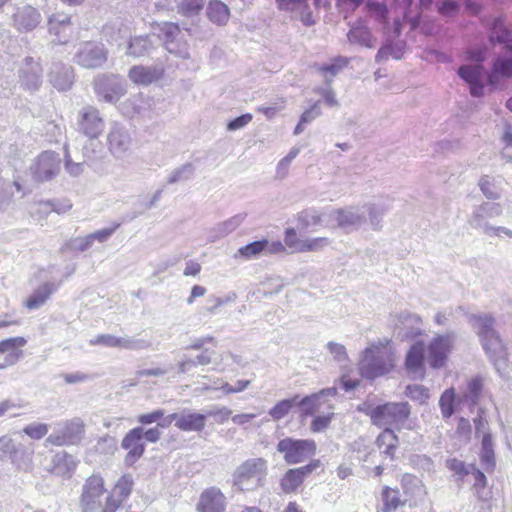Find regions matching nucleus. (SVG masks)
Segmentation results:
<instances>
[{
    "label": "nucleus",
    "mask_w": 512,
    "mask_h": 512,
    "mask_svg": "<svg viewBox=\"0 0 512 512\" xmlns=\"http://www.w3.org/2000/svg\"><path fill=\"white\" fill-rule=\"evenodd\" d=\"M342 387L348 391L356 388L359 385V380L351 379L348 375H343L341 378Z\"/></svg>",
    "instance_id": "nucleus-63"
},
{
    "label": "nucleus",
    "mask_w": 512,
    "mask_h": 512,
    "mask_svg": "<svg viewBox=\"0 0 512 512\" xmlns=\"http://www.w3.org/2000/svg\"><path fill=\"white\" fill-rule=\"evenodd\" d=\"M56 291L53 283H44L39 286L25 301V307L29 310L38 309L43 306L51 295Z\"/></svg>",
    "instance_id": "nucleus-23"
},
{
    "label": "nucleus",
    "mask_w": 512,
    "mask_h": 512,
    "mask_svg": "<svg viewBox=\"0 0 512 512\" xmlns=\"http://www.w3.org/2000/svg\"><path fill=\"white\" fill-rule=\"evenodd\" d=\"M483 67L477 66H461L458 70L459 76L470 85V92L473 96L479 97L483 95L484 86L481 84L483 77Z\"/></svg>",
    "instance_id": "nucleus-21"
},
{
    "label": "nucleus",
    "mask_w": 512,
    "mask_h": 512,
    "mask_svg": "<svg viewBox=\"0 0 512 512\" xmlns=\"http://www.w3.org/2000/svg\"><path fill=\"white\" fill-rule=\"evenodd\" d=\"M402 488L404 493L416 503L418 500H422L426 495L425 487L420 479L417 477L405 474L401 480Z\"/></svg>",
    "instance_id": "nucleus-25"
},
{
    "label": "nucleus",
    "mask_w": 512,
    "mask_h": 512,
    "mask_svg": "<svg viewBox=\"0 0 512 512\" xmlns=\"http://www.w3.org/2000/svg\"><path fill=\"white\" fill-rule=\"evenodd\" d=\"M82 433V428L77 425L76 432L75 433H64L62 436H50L48 438V441L52 442L56 445H65V444H73L76 442L80 434Z\"/></svg>",
    "instance_id": "nucleus-43"
},
{
    "label": "nucleus",
    "mask_w": 512,
    "mask_h": 512,
    "mask_svg": "<svg viewBox=\"0 0 512 512\" xmlns=\"http://www.w3.org/2000/svg\"><path fill=\"white\" fill-rule=\"evenodd\" d=\"M475 322L478 328V335L480 338L488 336L489 334L496 333L494 330L495 320L491 315H480L475 317Z\"/></svg>",
    "instance_id": "nucleus-37"
},
{
    "label": "nucleus",
    "mask_w": 512,
    "mask_h": 512,
    "mask_svg": "<svg viewBox=\"0 0 512 512\" xmlns=\"http://www.w3.org/2000/svg\"><path fill=\"white\" fill-rule=\"evenodd\" d=\"M319 111L317 110V104L315 103L311 108L305 110L301 117H300V120L302 121V123H309L311 122L312 120H314L318 115H319Z\"/></svg>",
    "instance_id": "nucleus-56"
},
{
    "label": "nucleus",
    "mask_w": 512,
    "mask_h": 512,
    "mask_svg": "<svg viewBox=\"0 0 512 512\" xmlns=\"http://www.w3.org/2000/svg\"><path fill=\"white\" fill-rule=\"evenodd\" d=\"M318 399L319 396L317 394L306 396L302 399H300L299 396H294L277 403L270 414L271 416H285L295 406L309 408L311 412H313V408L316 406Z\"/></svg>",
    "instance_id": "nucleus-19"
},
{
    "label": "nucleus",
    "mask_w": 512,
    "mask_h": 512,
    "mask_svg": "<svg viewBox=\"0 0 512 512\" xmlns=\"http://www.w3.org/2000/svg\"><path fill=\"white\" fill-rule=\"evenodd\" d=\"M461 400L456 396L454 388L446 389L439 400V406L443 416H452L457 411Z\"/></svg>",
    "instance_id": "nucleus-27"
},
{
    "label": "nucleus",
    "mask_w": 512,
    "mask_h": 512,
    "mask_svg": "<svg viewBox=\"0 0 512 512\" xmlns=\"http://www.w3.org/2000/svg\"><path fill=\"white\" fill-rule=\"evenodd\" d=\"M128 142V135L119 129H113L108 135L109 149L114 153L125 151Z\"/></svg>",
    "instance_id": "nucleus-31"
},
{
    "label": "nucleus",
    "mask_w": 512,
    "mask_h": 512,
    "mask_svg": "<svg viewBox=\"0 0 512 512\" xmlns=\"http://www.w3.org/2000/svg\"><path fill=\"white\" fill-rule=\"evenodd\" d=\"M105 495L104 480L102 477L93 475L89 477L84 486L81 495L82 512H98L102 506V497Z\"/></svg>",
    "instance_id": "nucleus-5"
},
{
    "label": "nucleus",
    "mask_w": 512,
    "mask_h": 512,
    "mask_svg": "<svg viewBox=\"0 0 512 512\" xmlns=\"http://www.w3.org/2000/svg\"><path fill=\"white\" fill-rule=\"evenodd\" d=\"M480 188L487 198H497L498 195L497 192L495 191L494 184L489 180L488 177H484L480 180Z\"/></svg>",
    "instance_id": "nucleus-53"
},
{
    "label": "nucleus",
    "mask_w": 512,
    "mask_h": 512,
    "mask_svg": "<svg viewBox=\"0 0 512 512\" xmlns=\"http://www.w3.org/2000/svg\"><path fill=\"white\" fill-rule=\"evenodd\" d=\"M267 239L254 241L238 249V255L244 259H251L265 253Z\"/></svg>",
    "instance_id": "nucleus-32"
},
{
    "label": "nucleus",
    "mask_w": 512,
    "mask_h": 512,
    "mask_svg": "<svg viewBox=\"0 0 512 512\" xmlns=\"http://www.w3.org/2000/svg\"><path fill=\"white\" fill-rule=\"evenodd\" d=\"M107 55L103 44L86 42L77 53V63L84 68H97L107 61Z\"/></svg>",
    "instance_id": "nucleus-8"
},
{
    "label": "nucleus",
    "mask_w": 512,
    "mask_h": 512,
    "mask_svg": "<svg viewBox=\"0 0 512 512\" xmlns=\"http://www.w3.org/2000/svg\"><path fill=\"white\" fill-rule=\"evenodd\" d=\"M198 512H226V498L217 488H209L202 492L197 504Z\"/></svg>",
    "instance_id": "nucleus-16"
},
{
    "label": "nucleus",
    "mask_w": 512,
    "mask_h": 512,
    "mask_svg": "<svg viewBox=\"0 0 512 512\" xmlns=\"http://www.w3.org/2000/svg\"><path fill=\"white\" fill-rule=\"evenodd\" d=\"M470 469V473L474 475V488L476 491V495L479 499H485V496L483 495L482 491L487 485V478L482 471L475 468L473 465L470 466Z\"/></svg>",
    "instance_id": "nucleus-42"
},
{
    "label": "nucleus",
    "mask_w": 512,
    "mask_h": 512,
    "mask_svg": "<svg viewBox=\"0 0 512 512\" xmlns=\"http://www.w3.org/2000/svg\"><path fill=\"white\" fill-rule=\"evenodd\" d=\"M512 77V46H506V56L498 58L488 75V83L496 86L500 78Z\"/></svg>",
    "instance_id": "nucleus-20"
},
{
    "label": "nucleus",
    "mask_w": 512,
    "mask_h": 512,
    "mask_svg": "<svg viewBox=\"0 0 512 512\" xmlns=\"http://www.w3.org/2000/svg\"><path fill=\"white\" fill-rule=\"evenodd\" d=\"M481 342L485 351L492 356L506 353V347L497 332L481 338Z\"/></svg>",
    "instance_id": "nucleus-28"
},
{
    "label": "nucleus",
    "mask_w": 512,
    "mask_h": 512,
    "mask_svg": "<svg viewBox=\"0 0 512 512\" xmlns=\"http://www.w3.org/2000/svg\"><path fill=\"white\" fill-rule=\"evenodd\" d=\"M298 220L303 228H307L311 224H319L321 222V216L309 210H305L299 214Z\"/></svg>",
    "instance_id": "nucleus-48"
},
{
    "label": "nucleus",
    "mask_w": 512,
    "mask_h": 512,
    "mask_svg": "<svg viewBox=\"0 0 512 512\" xmlns=\"http://www.w3.org/2000/svg\"><path fill=\"white\" fill-rule=\"evenodd\" d=\"M368 10L375 16V18L381 22L387 21V7L385 4L376 3V2H368L367 3Z\"/></svg>",
    "instance_id": "nucleus-47"
},
{
    "label": "nucleus",
    "mask_w": 512,
    "mask_h": 512,
    "mask_svg": "<svg viewBox=\"0 0 512 512\" xmlns=\"http://www.w3.org/2000/svg\"><path fill=\"white\" fill-rule=\"evenodd\" d=\"M205 418H176L175 426L184 431H200Z\"/></svg>",
    "instance_id": "nucleus-40"
},
{
    "label": "nucleus",
    "mask_w": 512,
    "mask_h": 512,
    "mask_svg": "<svg viewBox=\"0 0 512 512\" xmlns=\"http://www.w3.org/2000/svg\"><path fill=\"white\" fill-rule=\"evenodd\" d=\"M131 475H123L116 483L109 496L105 497V504L101 512H115L121 503L130 495L133 488Z\"/></svg>",
    "instance_id": "nucleus-10"
},
{
    "label": "nucleus",
    "mask_w": 512,
    "mask_h": 512,
    "mask_svg": "<svg viewBox=\"0 0 512 512\" xmlns=\"http://www.w3.org/2000/svg\"><path fill=\"white\" fill-rule=\"evenodd\" d=\"M286 251V246L285 244H283L281 241H274V242H269L267 240V247H266V251H265V254H281V253H284Z\"/></svg>",
    "instance_id": "nucleus-54"
},
{
    "label": "nucleus",
    "mask_w": 512,
    "mask_h": 512,
    "mask_svg": "<svg viewBox=\"0 0 512 512\" xmlns=\"http://www.w3.org/2000/svg\"><path fill=\"white\" fill-rule=\"evenodd\" d=\"M203 7L204 0H181L178 4V12L185 17H190L198 15Z\"/></svg>",
    "instance_id": "nucleus-33"
},
{
    "label": "nucleus",
    "mask_w": 512,
    "mask_h": 512,
    "mask_svg": "<svg viewBox=\"0 0 512 512\" xmlns=\"http://www.w3.org/2000/svg\"><path fill=\"white\" fill-rule=\"evenodd\" d=\"M143 427L132 429L123 439L122 447L128 451L125 462L128 465L134 464L144 453Z\"/></svg>",
    "instance_id": "nucleus-15"
},
{
    "label": "nucleus",
    "mask_w": 512,
    "mask_h": 512,
    "mask_svg": "<svg viewBox=\"0 0 512 512\" xmlns=\"http://www.w3.org/2000/svg\"><path fill=\"white\" fill-rule=\"evenodd\" d=\"M24 432L32 439H40L48 433V426L43 423H32L24 428Z\"/></svg>",
    "instance_id": "nucleus-46"
},
{
    "label": "nucleus",
    "mask_w": 512,
    "mask_h": 512,
    "mask_svg": "<svg viewBox=\"0 0 512 512\" xmlns=\"http://www.w3.org/2000/svg\"><path fill=\"white\" fill-rule=\"evenodd\" d=\"M318 460L312 461L308 465L288 470L281 480V487L284 492H294L304 481L305 477L319 467Z\"/></svg>",
    "instance_id": "nucleus-14"
},
{
    "label": "nucleus",
    "mask_w": 512,
    "mask_h": 512,
    "mask_svg": "<svg viewBox=\"0 0 512 512\" xmlns=\"http://www.w3.org/2000/svg\"><path fill=\"white\" fill-rule=\"evenodd\" d=\"M266 475V462L250 459L240 465L234 473V484L241 490H251L262 484Z\"/></svg>",
    "instance_id": "nucleus-3"
},
{
    "label": "nucleus",
    "mask_w": 512,
    "mask_h": 512,
    "mask_svg": "<svg viewBox=\"0 0 512 512\" xmlns=\"http://www.w3.org/2000/svg\"><path fill=\"white\" fill-rule=\"evenodd\" d=\"M395 352L391 340L372 343L363 353L359 370L363 377L374 379L384 376L395 368Z\"/></svg>",
    "instance_id": "nucleus-1"
},
{
    "label": "nucleus",
    "mask_w": 512,
    "mask_h": 512,
    "mask_svg": "<svg viewBox=\"0 0 512 512\" xmlns=\"http://www.w3.org/2000/svg\"><path fill=\"white\" fill-rule=\"evenodd\" d=\"M77 466V461L73 456L60 452L54 455L52 460L51 472L62 478H70Z\"/></svg>",
    "instance_id": "nucleus-22"
},
{
    "label": "nucleus",
    "mask_w": 512,
    "mask_h": 512,
    "mask_svg": "<svg viewBox=\"0 0 512 512\" xmlns=\"http://www.w3.org/2000/svg\"><path fill=\"white\" fill-rule=\"evenodd\" d=\"M79 127L89 138H97L104 129L103 119L99 116L97 108L88 106L80 113Z\"/></svg>",
    "instance_id": "nucleus-13"
},
{
    "label": "nucleus",
    "mask_w": 512,
    "mask_h": 512,
    "mask_svg": "<svg viewBox=\"0 0 512 512\" xmlns=\"http://www.w3.org/2000/svg\"><path fill=\"white\" fill-rule=\"evenodd\" d=\"M330 418H314L311 423V430L313 432H322L329 425Z\"/></svg>",
    "instance_id": "nucleus-58"
},
{
    "label": "nucleus",
    "mask_w": 512,
    "mask_h": 512,
    "mask_svg": "<svg viewBox=\"0 0 512 512\" xmlns=\"http://www.w3.org/2000/svg\"><path fill=\"white\" fill-rule=\"evenodd\" d=\"M205 293L206 289L203 286L194 285L191 289V293L189 298L187 299V302L189 304H192L196 298L204 296Z\"/></svg>",
    "instance_id": "nucleus-60"
},
{
    "label": "nucleus",
    "mask_w": 512,
    "mask_h": 512,
    "mask_svg": "<svg viewBox=\"0 0 512 512\" xmlns=\"http://www.w3.org/2000/svg\"><path fill=\"white\" fill-rule=\"evenodd\" d=\"M406 395L419 403H425L429 399V390L423 385H408Z\"/></svg>",
    "instance_id": "nucleus-41"
},
{
    "label": "nucleus",
    "mask_w": 512,
    "mask_h": 512,
    "mask_svg": "<svg viewBox=\"0 0 512 512\" xmlns=\"http://www.w3.org/2000/svg\"><path fill=\"white\" fill-rule=\"evenodd\" d=\"M409 413L407 403H387L377 407L374 416H408Z\"/></svg>",
    "instance_id": "nucleus-29"
},
{
    "label": "nucleus",
    "mask_w": 512,
    "mask_h": 512,
    "mask_svg": "<svg viewBox=\"0 0 512 512\" xmlns=\"http://www.w3.org/2000/svg\"><path fill=\"white\" fill-rule=\"evenodd\" d=\"M9 456L14 464L21 469H27L31 462V453L22 445L15 444L8 437L0 438V458Z\"/></svg>",
    "instance_id": "nucleus-11"
},
{
    "label": "nucleus",
    "mask_w": 512,
    "mask_h": 512,
    "mask_svg": "<svg viewBox=\"0 0 512 512\" xmlns=\"http://www.w3.org/2000/svg\"><path fill=\"white\" fill-rule=\"evenodd\" d=\"M475 429L477 437H481V464L487 471H492L495 467V455L491 434L487 429L486 418H477L475 420Z\"/></svg>",
    "instance_id": "nucleus-7"
},
{
    "label": "nucleus",
    "mask_w": 512,
    "mask_h": 512,
    "mask_svg": "<svg viewBox=\"0 0 512 512\" xmlns=\"http://www.w3.org/2000/svg\"><path fill=\"white\" fill-rule=\"evenodd\" d=\"M170 418H162V422L158 423L155 428L145 429L143 427V438L149 442H156L161 434V428L166 427L170 424Z\"/></svg>",
    "instance_id": "nucleus-45"
},
{
    "label": "nucleus",
    "mask_w": 512,
    "mask_h": 512,
    "mask_svg": "<svg viewBox=\"0 0 512 512\" xmlns=\"http://www.w3.org/2000/svg\"><path fill=\"white\" fill-rule=\"evenodd\" d=\"M158 27H159V37L165 43L174 42L176 37L180 34V27L177 23L163 22L162 24H158Z\"/></svg>",
    "instance_id": "nucleus-34"
},
{
    "label": "nucleus",
    "mask_w": 512,
    "mask_h": 512,
    "mask_svg": "<svg viewBox=\"0 0 512 512\" xmlns=\"http://www.w3.org/2000/svg\"><path fill=\"white\" fill-rule=\"evenodd\" d=\"M425 352L426 347L422 341L414 343L408 350L405 358V369L414 375H425Z\"/></svg>",
    "instance_id": "nucleus-17"
},
{
    "label": "nucleus",
    "mask_w": 512,
    "mask_h": 512,
    "mask_svg": "<svg viewBox=\"0 0 512 512\" xmlns=\"http://www.w3.org/2000/svg\"><path fill=\"white\" fill-rule=\"evenodd\" d=\"M252 119H253V116L250 113L243 114V115L231 120L228 123L227 128H228V130L240 129V128L246 126L247 124H249L252 121Z\"/></svg>",
    "instance_id": "nucleus-51"
},
{
    "label": "nucleus",
    "mask_w": 512,
    "mask_h": 512,
    "mask_svg": "<svg viewBox=\"0 0 512 512\" xmlns=\"http://www.w3.org/2000/svg\"><path fill=\"white\" fill-rule=\"evenodd\" d=\"M457 9V4L453 1H444L439 7V12L443 15H450Z\"/></svg>",
    "instance_id": "nucleus-61"
},
{
    "label": "nucleus",
    "mask_w": 512,
    "mask_h": 512,
    "mask_svg": "<svg viewBox=\"0 0 512 512\" xmlns=\"http://www.w3.org/2000/svg\"><path fill=\"white\" fill-rule=\"evenodd\" d=\"M207 16L213 23L225 25L229 20L230 11L220 0H211L207 7Z\"/></svg>",
    "instance_id": "nucleus-26"
},
{
    "label": "nucleus",
    "mask_w": 512,
    "mask_h": 512,
    "mask_svg": "<svg viewBox=\"0 0 512 512\" xmlns=\"http://www.w3.org/2000/svg\"><path fill=\"white\" fill-rule=\"evenodd\" d=\"M63 379L66 383L74 384L78 382L85 381L87 376L85 374L75 373V374H64Z\"/></svg>",
    "instance_id": "nucleus-62"
},
{
    "label": "nucleus",
    "mask_w": 512,
    "mask_h": 512,
    "mask_svg": "<svg viewBox=\"0 0 512 512\" xmlns=\"http://www.w3.org/2000/svg\"><path fill=\"white\" fill-rule=\"evenodd\" d=\"M348 64V58L339 56L334 58L330 64L320 66L318 70L324 75L335 76L345 67H347Z\"/></svg>",
    "instance_id": "nucleus-36"
},
{
    "label": "nucleus",
    "mask_w": 512,
    "mask_h": 512,
    "mask_svg": "<svg viewBox=\"0 0 512 512\" xmlns=\"http://www.w3.org/2000/svg\"><path fill=\"white\" fill-rule=\"evenodd\" d=\"M330 243L326 237H316L303 240L301 246L298 248V253L317 252L324 249Z\"/></svg>",
    "instance_id": "nucleus-35"
},
{
    "label": "nucleus",
    "mask_w": 512,
    "mask_h": 512,
    "mask_svg": "<svg viewBox=\"0 0 512 512\" xmlns=\"http://www.w3.org/2000/svg\"><path fill=\"white\" fill-rule=\"evenodd\" d=\"M446 466L447 468H449L451 471L455 472L456 474H459V475H467L469 474L471 471L470 469V466L469 467H466L465 464L460 461V460H457V459H449L446 461Z\"/></svg>",
    "instance_id": "nucleus-50"
},
{
    "label": "nucleus",
    "mask_w": 512,
    "mask_h": 512,
    "mask_svg": "<svg viewBox=\"0 0 512 512\" xmlns=\"http://www.w3.org/2000/svg\"><path fill=\"white\" fill-rule=\"evenodd\" d=\"M95 343L108 347H121L123 345V340L112 335H100L95 340Z\"/></svg>",
    "instance_id": "nucleus-52"
},
{
    "label": "nucleus",
    "mask_w": 512,
    "mask_h": 512,
    "mask_svg": "<svg viewBox=\"0 0 512 512\" xmlns=\"http://www.w3.org/2000/svg\"><path fill=\"white\" fill-rule=\"evenodd\" d=\"M61 159L56 152L44 151L36 158L32 174L37 182L52 180L60 171Z\"/></svg>",
    "instance_id": "nucleus-6"
},
{
    "label": "nucleus",
    "mask_w": 512,
    "mask_h": 512,
    "mask_svg": "<svg viewBox=\"0 0 512 512\" xmlns=\"http://www.w3.org/2000/svg\"><path fill=\"white\" fill-rule=\"evenodd\" d=\"M484 57H485V51L480 48L475 49V50H470L467 52V59L472 60V61L481 62L484 60Z\"/></svg>",
    "instance_id": "nucleus-64"
},
{
    "label": "nucleus",
    "mask_w": 512,
    "mask_h": 512,
    "mask_svg": "<svg viewBox=\"0 0 512 512\" xmlns=\"http://www.w3.org/2000/svg\"><path fill=\"white\" fill-rule=\"evenodd\" d=\"M148 37L138 36L130 40L127 53L133 57L142 56L148 49Z\"/></svg>",
    "instance_id": "nucleus-38"
},
{
    "label": "nucleus",
    "mask_w": 512,
    "mask_h": 512,
    "mask_svg": "<svg viewBox=\"0 0 512 512\" xmlns=\"http://www.w3.org/2000/svg\"><path fill=\"white\" fill-rule=\"evenodd\" d=\"M451 349L452 341L448 336H437L433 338L426 349L429 365L434 369L445 366Z\"/></svg>",
    "instance_id": "nucleus-9"
},
{
    "label": "nucleus",
    "mask_w": 512,
    "mask_h": 512,
    "mask_svg": "<svg viewBox=\"0 0 512 512\" xmlns=\"http://www.w3.org/2000/svg\"><path fill=\"white\" fill-rule=\"evenodd\" d=\"M128 76L137 85H149L160 78L161 72L154 68L136 65L129 70Z\"/></svg>",
    "instance_id": "nucleus-24"
},
{
    "label": "nucleus",
    "mask_w": 512,
    "mask_h": 512,
    "mask_svg": "<svg viewBox=\"0 0 512 512\" xmlns=\"http://www.w3.org/2000/svg\"><path fill=\"white\" fill-rule=\"evenodd\" d=\"M328 349L338 360L344 359L347 356L345 347L341 344L330 342L328 343Z\"/></svg>",
    "instance_id": "nucleus-55"
},
{
    "label": "nucleus",
    "mask_w": 512,
    "mask_h": 512,
    "mask_svg": "<svg viewBox=\"0 0 512 512\" xmlns=\"http://www.w3.org/2000/svg\"><path fill=\"white\" fill-rule=\"evenodd\" d=\"M490 39L492 42L508 43L512 40L511 33L504 26L501 20H496L492 30Z\"/></svg>",
    "instance_id": "nucleus-39"
},
{
    "label": "nucleus",
    "mask_w": 512,
    "mask_h": 512,
    "mask_svg": "<svg viewBox=\"0 0 512 512\" xmlns=\"http://www.w3.org/2000/svg\"><path fill=\"white\" fill-rule=\"evenodd\" d=\"M201 265L197 262L190 261L186 264V267L183 271L185 276H196L201 272Z\"/></svg>",
    "instance_id": "nucleus-59"
},
{
    "label": "nucleus",
    "mask_w": 512,
    "mask_h": 512,
    "mask_svg": "<svg viewBox=\"0 0 512 512\" xmlns=\"http://www.w3.org/2000/svg\"><path fill=\"white\" fill-rule=\"evenodd\" d=\"M27 339L22 336L10 337L0 341V355L5 356V363L0 364V369L16 364L23 357V348Z\"/></svg>",
    "instance_id": "nucleus-12"
},
{
    "label": "nucleus",
    "mask_w": 512,
    "mask_h": 512,
    "mask_svg": "<svg viewBox=\"0 0 512 512\" xmlns=\"http://www.w3.org/2000/svg\"><path fill=\"white\" fill-rule=\"evenodd\" d=\"M277 449L288 464H296L312 457L316 452V444L308 439L285 438L278 443Z\"/></svg>",
    "instance_id": "nucleus-4"
},
{
    "label": "nucleus",
    "mask_w": 512,
    "mask_h": 512,
    "mask_svg": "<svg viewBox=\"0 0 512 512\" xmlns=\"http://www.w3.org/2000/svg\"><path fill=\"white\" fill-rule=\"evenodd\" d=\"M382 500L384 505L383 512H395L399 506L403 505L399 491L388 486L383 488Z\"/></svg>",
    "instance_id": "nucleus-30"
},
{
    "label": "nucleus",
    "mask_w": 512,
    "mask_h": 512,
    "mask_svg": "<svg viewBox=\"0 0 512 512\" xmlns=\"http://www.w3.org/2000/svg\"><path fill=\"white\" fill-rule=\"evenodd\" d=\"M284 244L287 246L291 252L298 253V248L303 243V240H300L297 236V232L294 228H287L284 233Z\"/></svg>",
    "instance_id": "nucleus-44"
},
{
    "label": "nucleus",
    "mask_w": 512,
    "mask_h": 512,
    "mask_svg": "<svg viewBox=\"0 0 512 512\" xmlns=\"http://www.w3.org/2000/svg\"><path fill=\"white\" fill-rule=\"evenodd\" d=\"M119 225H115L114 227L105 228L98 230L94 233H91L88 235V244H93L95 240H98L99 242L106 241L118 228Z\"/></svg>",
    "instance_id": "nucleus-49"
},
{
    "label": "nucleus",
    "mask_w": 512,
    "mask_h": 512,
    "mask_svg": "<svg viewBox=\"0 0 512 512\" xmlns=\"http://www.w3.org/2000/svg\"><path fill=\"white\" fill-rule=\"evenodd\" d=\"M397 442L396 435L391 429H385L377 438L378 450H371L366 453L360 460L363 463V467L369 474L373 476H380L383 472V465L377 462V459L382 457L383 454L391 456L395 449Z\"/></svg>",
    "instance_id": "nucleus-2"
},
{
    "label": "nucleus",
    "mask_w": 512,
    "mask_h": 512,
    "mask_svg": "<svg viewBox=\"0 0 512 512\" xmlns=\"http://www.w3.org/2000/svg\"><path fill=\"white\" fill-rule=\"evenodd\" d=\"M481 389H482V380L480 378L476 377V378L471 379L468 382V390H469V393L473 397H477L479 395V393L481 392Z\"/></svg>",
    "instance_id": "nucleus-57"
},
{
    "label": "nucleus",
    "mask_w": 512,
    "mask_h": 512,
    "mask_svg": "<svg viewBox=\"0 0 512 512\" xmlns=\"http://www.w3.org/2000/svg\"><path fill=\"white\" fill-rule=\"evenodd\" d=\"M40 19V13L29 5L17 8L12 17L13 26L19 32H29L35 29L40 23Z\"/></svg>",
    "instance_id": "nucleus-18"
}]
</instances>
